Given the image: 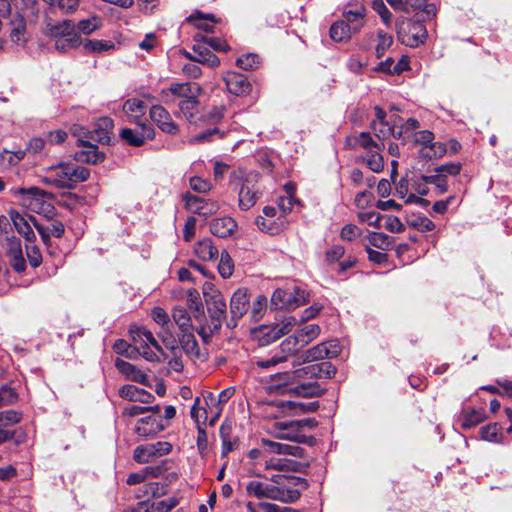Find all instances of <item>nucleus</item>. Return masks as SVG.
Listing matches in <instances>:
<instances>
[{
  "label": "nucleus",
  "mask_w": 512,
  "mask_h": 512,
  "mask_svg": "<svg viewBox=\"0 0 512 512\" xmlns=\"http://www.w3.org/2000/svg\"><path fill=\"white\" fill-rule=\"evenodd\" d=\"M201 91V87L196 83H172L168 89H162L161 95L164 101L168 102L169 93L179 98L189 99L198 97Z\"/></svg>",
  "instance_id": "21"
},
{
  "label": "nucleus",
  "mask_w": 512,
  "mask_h": 512,
  "mask_svg": "<svg viewBox=\"0 0 512 512\" xmlns=\"http://www.w3.org/2000/svg\"><path fill=\"white\" fill-rule=\"evenodd\" d=\"M18 400V393L8 384L0 387V408L16 403Z\"/></svg>",
  "instance_id": "51"
},
{
  "label": "nucleus",
  "mask_w": 512,
  "mask_h": 512,
  "mask_svg": "<svg viewBox=\"0 0 512 512\" xmlns=\"http://www.w3.org/2000/svg\"><path fill=\"white\" fill-rule=\"evenodd\" d=\"M265 469H274L279 471H298L300 463L281 457L272 456L265 460Z\"/></svg>",
  "instance_id": "37"
},
{
  "label": "nucleus",
  "mask_w": 512,
  "mask_h": 512,
  "mask_svg": "<svg viewBox=\"0 0 512 512\" xmlns=\"http://www.w3.org/2000/svg\"><path fill=\"white\" fill-rule=\"evenodd\" d=\"M298 321L294 316L285 317L280 323L274 325L280 337L290 333Z\"/></svg>",
  "instance_id": "62"
},
{
  "label": "nucleus",
  "mask_w": 512,
  "mask_h": 512,
  "mask_svg": "<svg viewBox=\"0 0 512 512\" xmlns=\"http://www.w3.org/2000/svg\"><path fill=\"white\" fill-rule=\"evenodd\" d=\"M348 9L343 12V19L350 31L355 34L358 33L366 23L367 10L362 3L349 4Z\"/></svg>",
  "instance_id": "18"
},
{
  "label": "nucleus",
  "mask_w": 512,
  "mask_h": 512,
  "mask_svg": "<svg viewBox=\"0 0 512 512\" xmlns=\"http://www.w3.org/2000/svg\"><path fill=\"white\" fill-rule=\"evenodd\" d=\"M255 224L259 228V230L269 233L271 235H275L280 233L284 227L286 222L281 220L279 217L277 220L265 218L264 216H258L255 219Z\"/></svg>",
  "instance_id": "38"
},
{
  "label": "nucleus",
  "mask_w": 512,
  "mask_h": 512,
  "mask_svg": "<svg viewBox=\"0 0 512 512\" xmlns=\"http://www.w3.org/2000/svg\"><path fill=\"white\" fill-rule=\"evenodd\" d=\"M377 41L378 43L375 47V52L376 56L381 58L392 45L393 37L390 34L380 30L377 32Z\"/></svg>",
  "instance_id": "50"
},
{
  "label": "nucleus",
  "mask_w": 512,
  "mask_h": 512,
  "mask_svg": "<svg viewBox=\"0 0 512 512\" xmlns=\"http://www.w3.org/2000/svg\"><path fill=\"white\" fill-rule=\"evenodd\" d=\"M372 129L379 140H385L393 134V126H391L387 121H373Z\"/></svg>",
  "instance_id": "55"
},
{
  "label": "nucleus",
  "mask_w": 512,
  "mask_h": 512,
  "mask_svg": "<svg viewBox=\"0 0 512 512\" xmlns=\"http://www.w3.org/2000/svg\"><path fill=\"white\" fill-rule=\"evenodd\" d=\"M81 43V37L75 30L69 33L67 36L60 37L59 39L55 40V47L61 52H66L70 49L78 47L81 45Z\"/></svg>",
  "instance_id": "44"
},
{
  "label": "nucleus",
  "mask_w": 512,
  "mask_h": 512,
  "mask_svg": "<svg viewBox=\"0 0 512 512\" xmlns=\"http://www.w3.org/2000/svg\"><path fill=\"white\" fill-rule=\"evenodd\" d=\"M223 136L224 132L220 131L218 128H211L197 134L191 141L195 143H205L222 139Z\"/></svg>",
  "instance_id": "54"
},
{
  "label": "nucleus",
  "mask_w": 512,
  "mask_h": 512,
  "mask_svg": "<svg viewBox=\"0 0 512 512\" xmlns=\"http://www.w3.org/2000/svg\"><path fill=\"white\" fill-rule=\"evenodd\" d=\"M229 428L225 425L220 427V437L222 439V457H226L231 451L234 450L236 443L233 442L230 438Z\"/></svg>",
  "instance_id": "59"
},
{
  "label": "nucleus",
  "mask_w": 512,
  "mask_h": 512,
  "mask_svg": "<svg viewBox=\"0 0 512 512\" xmlns=\"http://www.w3.org/2000/svg\"><path fill=\"white\" fill-rule=\"evenodd\" d=\"M90 171L79 165L61 163L49 169L43 181L58 189H72L76 184L86 181Z\"/></svg>",
  "instance_id": "4"
},
{
  "label": "nucleus",
  "mask_w": 512,
  "mask_h": 512,
  "mask_svg": "<svg viewBox=\"0 0 512 512\" xmlns=\"http://www.w3.org/2000/svg\"><path fill=\"white\" fill-rule=\"evenodd\" d=\"M296 336L304 346H307L320 334V327L317 324H307L295 331Z\"/></svg>",
  "instance_id": "45"
},
{
  "label": "nucleus",
  "mask_w": 512,
  "mask_h": 512,
  "mask_svg": "<svg viewBox=\"0 0 512 512\" xmlns=\"http://www.w3.org/2000/svg\"><path fill=\"white\" fill-rule=\"evenodd\" d=\"M210 232L219 237L226 238L231 236L237 229L236 221L231 217H222L213 219L210 224Z\"/></svg>",
  "instance_id": "30"
},
{
  "label": "nucleus",
  "mask_w": 512,
  "mask_h": 512,
  "mask_svg": "<svg viewBox=\"0 0 512 512\" xmlns=\"http://www.w3.org/2000/svg\"><path fill=\"white\" fill-rule=\"evenodd\" d=\"M133 458L141 464L152 461L156 458L153 446L151 444L137 446L134 450Z\"/></svg>",
  "instance_id": "47"
},
{
  "label": "nucleus",
  "mask_w": 512,
  "mask_h": 512,
  "mask_svg": "<svg viewBox=\"0 0 512 512\" xmlns=\"http://www.w3.org/2000/svg\"><path fill=\"white\" fill-rule=\"evenodd\" d=\"M78 141L86 149L77 153V159L89 164H98L105 159V154L100 152L95 144L79 138Z\"/></svg>",
  "instance_id": "32"
},
{
  "label": "nucleus",
  "mask_w": 512,
  "mask_h": 512,
  "mask_svg": "<svg viewBox=\"0 0 512 512\" xmlns=\"http://www.w3.org/2000/svg\"><path fill=\"white\" fill-rule=\"evenodd\" d=\"M123 112L130 122H140V119L146 113V107L142 100L131 98L124 102Z\"/></svg>",
  "instance_id": "33"
},
{
  "label": "nucleus",
  "mask_w": 512,
  "mask_h": 512,
  "mask_svg": "<svg viewBox=\"0 0 512 512\" xmlns=\"http://www.w3.org/2000/svg\"><path fill=\"white\" fill-rule=\"evenodd\" d=\"M172 322L177 325L182 333L192 331L191 317L183 307H176L172 312Z\"/></svg>",
  "instance_id": "39"
},
{
  "label": "nucleus",
  "mask_w": 512,
  "mask_h": 512,
  "mask_svg": "<svg viewBox=\"0 0 512 512\" xmlns=\"http://www.w3.org/2000/svg\"><path fill=\"white\" fill-rule=\"evenodd\" d=\"M193 52L196 54V56L192 58L193 62L201 63L211 68H215L220 64L219 58L206 47L194 45Z\"/></svg>",
  "instance_id": "36"
},
{
  "label": "nucleus",
  "mask_w": 512,
  "mask_h": 512,
  "mask_svg": "<svg viewBox=\"0 0 512 512\" xmlns=\"http://www.w3.org/2000/svg\"><path fill=\"white\" fill-rule=\"evenodd\" d=\"M179 343L181 345V349L190 359L200 360L202 362L206 360V353L200 349L192 331L182 333L179 336Z\"/></svg>",
  "instance_id": "24"
},
{
  "label": "nucleus",
  "mask_w": 512,
  "mask_h": 512,
  "mask_svg": "<svg viewBox=\"0 0 512 512\" xmlns=\"http://www.w3.org/2000/svg\"><path fill=\"white\" fill-rule=\"evenodd\" d=\"M409 225L416 228L420 232L432 231L435 228V224L425 216H417L409 220Z\"/></svg>",
  "instance_id": "58"
},
{
  "label": "nucleus",
  "mask_w": 512,
  "mask_h": 512,
  "mask_svg": "<svg viewBox=\"0 0 512 512\" xmlns=\"http://www.w3.org/2000/svg\"><path fill=\"white\" fill-rule=\"evenodd\" d=\"M447 152L446 145L441 142H432L425 150H420V154L425 159H438Z\"/></svg>",
  "instance_id": "46"
},
{
  "label": "nucleus",
  "mask_w": 512,
  "mask_h": 512,
  "mask_svg": "<svg viewBox=\"0 0 512 512\" xmlns=\"http://www.w3.org/2000/svg\"><path fill=\"white\" fill-rule=\"evenodd\" d=\"M136 335L139 338L140 355L149 362H158L160 359L157 352L162 353V348L152 332L145 328H138Z\"/></svg>",
  "instance_id": "15"
},
{
  "label": "nucleus",
  "mask_w": 512,
  "mask_h": 512,
  "mask_svg": "<svg viewBox=\"0 0 512 512\" xmlns=\"http://www.w3.org/2000/svg\"><path fill=\"white\" fill-rule=\"evenodd\" d=\"M199 404L200 398L196 397L194 405L192 406L190 411L191 418L196 422L197 428L202 427V424H204L207 420V412L205 409L199 407Z\"/></svg>",
  "instance_id": "60"
},
{
  "label": "nucleus",
  "mask_w": 512,
  "mask_h": 512,
  "mask_svg": "<svg viewBox=\"0 0 512 512\" xmlns=\"http://www.w3.org/2000/svg\"><path fill=\"white\" fill-rule=\"evenodd\" d=\"M421 179L425 183L434 185L438 195L444 194L448 191V183L445 174L438 172L436 169L431 175H422Z\"/></svg>",
  "instance_id": "42"
},
{
  "label": "nucleus",
  "mask_w": 512,
  "mask_h": 512,
  "mask_svg": "<svg viewBox=\"0 0 512 512\" xmlns=\"http://www.w3.org/2000/svg\"><path fill=\"white\" fill-rule=\"evenodd\" d=\"M136 127L134 129L124 128L120 131V137L123 141L131 146H141L147 140H152L155 136V131L152 126L142 123L135 122Z\"/></svg>",
  "instance_id": "14"
},
{
  "label": "nucleus",
  "mask_w": 512,
  "mask_h": 512,
  "mask_svg": "<svg viewBox=\"0 0 512 512\" xmlns=\"http://www.w3.org/2000/svg\"><path fill=\"white\" fill-rule=\"evenodd\" d=\"M352 34L344 20H338L330 27V37L335 42H345L350 39Z\"/></svg>",
  "instance_id": "43"
},
{
  "label": "nucleus",
  "mask_w": 512,
  "mask_h": 512,
  "mask_svg": "<svg viewBox=\"0 0 512 512\" xmlns=\"http://www.w3.org/2000/svg\"><path fill=\"white\" fill-rule=\"evenodd\" d=\"M257 336L261 345H268L280 338L274 326L261 327L257 332Z\"/></svg>",
  "instance_id": "52"
},
{
  "label": "nucleus",
  "mask_w": 512,
  "mask_h": 512,
  "mask_svg": "<svg viewBox=\"0 0 512 512\" xmlns=\"http://www.w3.org/2000/svg\"><path fill=\"white\" fill-rule=\"evenodd\" d=\"M115 367L127 379L143 385L148 384V376L140 369H138L135 365L117 358L115 360Z\"/></svg>",
  "instance_id": "28"
},
{
  "label": "nucleus",
  "mask_w": 512,
  "mask_h": 512,
  "mask_svg": "<svg viewBox=\"0 0 512 512\" xmlns=\"http://www.w3.org/2000/svg\"><path fill=\"white\" fill-rule=\"evenodd\" d=\"M113 128V120L109 117L100 118L95 124L94 128L90 131H84L82 127L75 126L72 129L74 135H84L90 142H96L100 144L110 143V132Z\"/></svg>",
  "instance_id": "12"
},
{
  "label": "nucleus",
  "mask_w": 512,
  "mask_h": 512,
  "mask_svg": "<svg viewBox=\"0 0 512 512\" xmlns=\"http://www.w3.org/2000/svg\"><path fill=\"white\" fill-rule=\"evenodd\" d=\"M481 438L490 442H500L501 427L497 423L489 424L480 429Z\"/></svg>",
  "instance_id": "49"
},
{
  "label": "nucleus",
  "mask_w": 512,
  "mask_h": 512,
  "mask_svg": "<svg viewBox=\"0 0 512 512\" xmlns=\"http://www.w3.org/2000/svg\"><path fill=\"white\" fill-rule=\"evenodd\" d=\"M142 388H138L135 385L127 384L123 385L118 393L119 396L125 400L131 401V402H137L138 399H140V393Z\"/></svg>",
  "instance_id": "57"
},
{
  "label": "nucleus",
  "mask_w": 512,
  "mask_h": 512,
  "mask_svg": "<svg viewBox=\"0 0 512 512\" xmlns=\"http://www.w3.org/2000/svg\"><path fill=\"white\" fill-rule=\"evenodd\" d=\"M7 255L10 265L15 271L23 272L26 269L20 239L16 237L7 238Z\"/></svg>",
  "instance_id": "23"
},
{
  "label": "nucleus",
  "mask_w": 512,
  "mask_h": 512,
  "mask_svg": "<svg viewBox=\"0 0 512 512\" xmlns=\"http://www.w3.org/2000/svg\"><path fill=\"white\" fill-rule=\"evenodd\" d=\"M11 193L15 198H17L22 206L33 212H49L52 208L46 201L50 196V193L38 187L31 186L29 188H13L11 189Z\"/></svg>",
  "instance_id": "7"
},
{
  "label": "nucleus",
  "mask_w": 512,
  "mask_h": 512,
  "mask_svg": "<svg viewBox=\"0 0 512 512\" xmlns=\"http://www.w3.org/2000/svg\"><path fill=\"white\" fill-rule=\"evenodd\" d=\"M179 110L181 115L191 124H197L202 118L198 97L180 101Z\"/></svg>",
  "instance_id": "31"
},
{
  "label": "nucleus",
  "mask_w": 512,
  "mask_h": 512,
  "mask_svg": "<svg viewBox=\"0 0 512 512\" xmlns=\"http://www.w3.org/2000/svg\"><path fill=\"white\" fill-rule=\"evenodd\" d=\"M164 430L160 416L148 415L137 421L135 433L141 437H151Z\"/></svg>",
  "instance_id": "22"
},
{
  "label": "nucleus",
  "mask_w": 512,
  "mask_h": 512,
  "mask_svg": "<svg viewBox=\"0 0 512 512\" xmlns=\"http://www.w3.org/2000/svg\"><path fill=\"white\" fill-rule=\"evenodd\" d=\"M177 504H178V501L173 497L164 499L161 501L153 502L151 505V512H169Z\"/></svg>",
  "instance_id": "64"
},
{
  "label": "nucleus",
  "mask_w": 512,
  "mask_h": 512,
  "mask_svg": "<svg viewBox=\"0 0 512 512\" xmlns=\"http://www.w3.org/2000/svg\"><path fill=\"white\" fill-rule=\"evenodd\" d=\"M340 353L341 346L338 340L322 342L300 354L293 363V366L295 367L303 363L315 362L325 358H335Z\"/></svg>",
  "instance_id": "11"
},
{
  "label": "nucleus",
  "mask_w": 512,
  "mask_h": 512,
  "mask_svg": "<svg viewBox=\"0 0 512 512\" xmlns=\"http://www.w3.org/2000/svg\"><path fill=\"white\" fill-rule=\"evenodd\" d=\"M153 320L160 326L159 336L165 345L176 344L174 324L168 313L161 307L153 308L151 312Z\"/></svg>",
  "instance_id": "17"
},
{
  "label": "nucleus",
  "mask_w": 512,
  "mask_h": 512,
  "mask_svg": "<svg viewBox=\"0 0 512 512\" xmlns=\"http://www.w3.org/2000/svg\"><path fill=\"white\" fill-rule=\"evenodd\" d=\"M397 36L402 44L409 47H418L425 42L428 33L422 22L403 19L397 23Z\"/></svg>",
  "instance_id": "9"
},
{
  "label": "nucleus",
  "mask_w": 512,
  "mask_h": 512,
  "mask_svg": "<svg viewBox=\"0 0 512 512\" xmlns=\"http://www.w3.org/2000/svg\"><path fill=\"white\" fill-rule=\"evenodd\" d=\"M206 306L209 319L205 318L203 309L198 305H196L198 315L194 317L199 323V326L196 328L198 335L204 343L208 344L211 341L212 335L218 333L221 329L222 322L226 318L227 306L223 296L206 302Z\"/></svg>",
  "instance_id": "3"
},
{
  "label": "nucleus",
  "mask_w": 512,
  "mask_h": 512,
  "mask_svg": "<svg viewBox=\"0 0 512 512\" xmlns=\"http://www.w3.org/2000/svg\"><path fill=\"white\" fill-rule=\"evenodd\" d=\"M262 446L264 452L270 454L292 455L296 457H302L304 454V449L299 446L275 442L268 439L262 440Z\"/></svg>",
  "instance_id": "26"
},
{
  "label": "nucleus",
  "mask_w": 512,
  "mask_h": 512,
  "mask_svg": "<svg viewBox=\"0 0 512 512\" xmlns=\"http://www.w3.org/2000/svg\"><path fill=\"white\" fill-rule=\"evenodd\" d=\"M413 141L425 150L434 141V134L429 130L417 131L413 134Z\"/></svg>",
  "instance_id": "61"
},
{
  "label": "nucleus",
  "mask_w": 512,
  "mask_h": 512,
  "mask_svg": "<svg viewBox=\"0 0 512 512\" xmlns=\"http://www.w3.org/2000/svg\"><path fill=\"white\" fill-rule=\"evenodd\" d=\"M15 13L8 19L10 38L14 43L25 41V16L35 15L38 12L36 0H12Z\"/></svg>",
  "instance_id": "6"
},
{
  "label": "nucleus",
  "mask_w": 512,
  "mask_h": 512,
  "mask_svg": "<svg viewBox=\"0 0 512 512\" xmlns=\"http://www.w3.org/2000/svg\"><path fill=\"white\" fill-rule=\"evenodd\" d=\"M354 141L355 145L364 149L368 154L381 151L383 148V144L374 141L369 132H361L354 137Z\"/></svg>",
  "instance_id": "40"
},
{
  "label": "nucleus",
  "mask_w": 512,
  "mask_h": 512,
  "mask_svg": "<svg viewBox=\"0 0 512 512\" xmlns=\"http://www.w3.org/2000/svg\"><path fill=\"white\" fill-rule=\"evenodd\" d=\"M31 220L46 246L51 244V236L60 238L65 232L64 224L59 220H54L47 226L38 223L34 218Z\"/></svg>",
  "instance_id": "27"
},
{
  "label": "nucleus",
  "mask_w": 512,
  "mask_h": 512,
  "mask_svg": "<svg viewBox=\"0 0 512 512\" xmlns=\"http://www.w3.org/2000/svg\"><path fill=\"white\" fill-rule=\"evenodd\" d=\"M485 419L486 413L484 409H476L471 407L463 408L458 417L461 428L465 430L477 426Z\"/></svg>",
  "instance_id": "29"
},
{
  "label": "nucleus",
  "mask_w": 512,
  "mask_h": 512,
  "mask_svg": "<svg viewBox=\"0 0 512 512\" xmlns=\"http://www.w3.org/2000/svg\"><path fill=\"white\" fill-rule=\"evenodd\" d=\"M372 8L379 14L385 25H389L392 19V14L386 7L383 0H372Z\"/></svg>",
  "instance_id": "63"
},
{
  "label": "nucleus",
  "mask_w": 512,
  "mask_h": 512,
  "mask_svg": "<svg viewBox=\"0 0 512 512\" xmlns=\"http://www.w3.org/2000/svg\"><path fill=\"white\" fill-rule=\"evenodd\" d=\"M22 419V413L16 410H5L0 412V445L14 438V431L11 427L18 424Z\"/></svg>",
  "instance_id": "20"
},
{
  "label": "nucleus",
  "mask_w": 512,
  "mask_h": 512,
  "mask_svg": "<svg viewBox=\"0 0 512 512\" xmlns=\"http://www.w3.org/2000/svg\"><path fill=\"white\" fill-rule=\"evenodd\" d=\"M224 81L228 91L234 95L243 96L251 90V84L243 74L229 72L224 77Z\"/></svg>",
  "instance_id": "25"
},
{
  "label": "nucleus",
  "mask_w": 512,
  "mask_h": 512,
  "mask_svg": "<svg viewBox=\"0 0 512 512\" xmlns=\"http://www.w3.org/2000/svg\"><path fill=\"white\" fill-rule=\"evenodd\" d=\"M365 162L367 167L375 173H380L384 168V159L380 151L369 153Z\"/></svg>",
  "instance_id": "56"
},
{
  "label": "nucleus",
  "mask_w": 512,
  "mask_h": 512,
  "mask_svg": "<svg viewBox=\"0 0 512 512\" xmlns=\"http://www.w3.org/2000/svg\"><path fill=\"white\" fill-rule=\"evenodd\" d=\"M303 347L305 346L294 333L281 342L279 353L267 359L254 357L252 363L255 367L269 369L279 363L287 361L290 356L296 355Z\"/></svg>",
  "instance_id": "8"
},
{
  "label": "nucleus",
  "mask_w": 512,
  "mask_h": 512,
  "mask_svg": "<svg viewBox=\"0 0 512 512\" xmlns=\"http://www.w3.org/2000/svg\"><path fill=\"white\" fill-rule=\"evenodd\" d=\"M9 216L17 232L23 235L28 242H34L36 236L28 221L15 210H11Z\"/></svg>",
  "instance_id": "35"
},
{
  "label": "nucleus",
  "mask_w": 512,
  "mask_h": 512,
  "mask_svg": "<svg viewBox=\"0 0 512 512\" xmlns=\"http://www.w3.org/2000/svg\"><path fill=\"white\" fill-rule=\"evenodd\" d=\"M249 307L250 299L247 289L239 288L233 293L230 300L231 320L227 323V326L230 328L235 327L237 321L247 313Z\"/></svg>",
  "instance_id": "16"
},
{
  "label": "nucleus",
  "mask_w": 512,
  "mask_h": 512,
  "mask_svg": "<svg viewBox=\"0 0 512 512\" xmlns=\"http://www.w3.org/2000/svg\"><path fill=\"white\" fill-rule=\"evenodd\" d=\"M336 373L335 366L330 362L314 363L298 368L292 371L291 374L284 375L286 379L296 377L297 385L290 388L299 396L303 397H317L322 395L324 389L316 381H310L318 378H331Z\"/></svg>",
  "instance_id": "2"
},
{
  "label": "nucleus",
  "mask_w": 512,
  "mask_h": 512,
  "mask_svg": "<svg viewBox=\"0 0 512 512\" xmlns=\"http://www.w3.org/2000/svg\"><path fill=\"white\" fill-rule=\"evenodd\" d=\"M194 253L203 261H211L217 258L219 251L211 239L205 238L195 244Z\"/></svg>",
  "instance_id": "34"
},
{
  "label": "nucleus",
  "mask_w": 512,
  "mask_h": 512,
  "mask_svg": "<svg viewBox=\"0 0 512 512\" xmlns=\"http://www.w3.org/2000/svg\"><path fill=\"white\" fill-rule=\"evenodd\" d=\"M284 432L282 434L283 438L298 442V443H307V444H313L315 439L312 436H306L302 433V430L305 427L308 428H314L317 426V422L315 419L307 418L299 421H292L289 423H283L282 424Z\"/></svg>",
  "instance_id": "13"
},
{
  "label": "nucleus",
  "mask_w": 512,
  "mask_h": 512,
  "mask_svg": "<svg viewBox=\"0 0 512 512\" xmlns=\"http://www.w3.org/2000/svg\"><path fill=\"white\" fill-rule=\"evenodd\" d=\"M150 118L164 133L175 135L179 131L178 125L173 121L170 113L161 105L151 107Z\"/></svg>",
  "instance_id": "19"
},
{
  "label": "nucleus",
  "mask_w": 512,
  "mask_h": 512,
  "mask_svg": "<svg viewBox=\"0 0 512 512\" xmlns=\"http://www.w3.org/2000/svg\"><path fill=\"white\" fill-rule=\"evenodd\" d=\"M306 486V480L300 477L288 475H273L269 480L253 479L246 484V493L257 499H269L282 503H294L301 492L295 487Z\"/></svg>",
  "instance_id": "1"
},
{
  "label": "nucleus",
  "mask_w": 512,
  "mask_h": 512,
  "mask_svg": "<svg viewBox=\"0 0 512 512\" xmlns=\"http://www.w3.org/2000/svg\"><path fill=\"white\" fill-rule=\"evenodd\" d=\"M232 181L239 187L238 206L241 210L247 211L253 207L259 199L257 187L258 174L255 172L234 171L231 175Z\"/></svg>",
  "instance_id": "5"
},
{
  "label": "nucleus",
  "mask_w": 512,
  "mask_h": 512,
  "mask_svg": "<svg viewBox=\"0 0 512 512\" xmlns=\"http://www.w3.org/2000/svg\"><path fill=\"white\" fill-rule=\"evenodd\" d=\"M75 31V26L70 20H64L58 24H48L47 34L55 40L60 37L67 36L69 33Z\"/></svg>",
  "instance_id": "41"
},
{
  "label": "nucleus",
  "mask_w": 512,
  "mask_h": 512,
  "mask_svg": "<svg viewBox=\"0 0 512 512\" xmlns=\"http://www.w3.org/2000/svg\"><path fill=\"white\" fill-rule=\"evenodd\" d=\"M234 270L233 260L227 251H223L220 255L218 271L223 278H229Z\"/></svg>",
  "instance_id": "53"
},
{
  "label": "nucleus",
  "mask_w": 512,
  "mask_h": 512,
  "mask_svg": "<svg viewBox=\"0 0 512 512\" xmlns=\"http://www.w3.org/2000/svg\"><path fill=\"white\" fill-rule=\"evenodd\" d=\"M83 45L86 51L94 53H102L114 48L113 42L97 39H86Z\"/></svg>",
  "instance_id": "48"
},
{
  "label": "nucleus",
  "mask_w": 512,
  "mask_h": 512,
  "mask_svg": "<svg viewBox=\"0 0 512 512\" xmlns=\"http://www.w3.org/2000/svg\"><path fill=\"white\" fill-rule=\"evenodd\" d=\"M307 293L298 286L276 289L271 297L274 309H294L307 301Z\"/></svg>",
  "instance_id": "10"
}]
</instances>
